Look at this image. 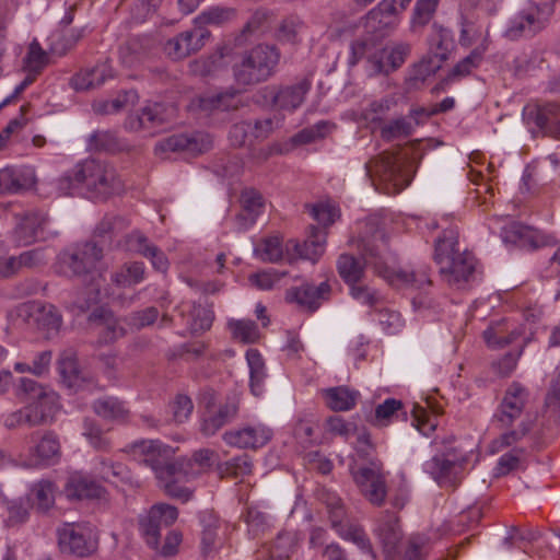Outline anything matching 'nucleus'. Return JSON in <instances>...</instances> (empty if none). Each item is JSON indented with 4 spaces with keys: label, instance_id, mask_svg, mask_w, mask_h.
Returning a JSON list of instances; mask_svg holds the SVG:
<instances>
[{
    "label": "nucleus",
    "instance_id": "19",
    "mask_svg": "<svg viewBox=\"0 0 560 560\" xmlns=\"http://www.w3.org/2000/svg\"><path fill=\"white\" fill-rule=\"evenodd\" d=\"M311 86V80L303 78L291 85L267 88L266 92H268L272 104L279 109L293 112L303 104Z\"/></svg>",
    "mask_w": 560,
    "mask_h": 560
},
{
    "label": "nucleus",
    "instance_id": "32",
    "mask_svg": "<svg viewBox=\"0 0 560 560\" xmlns=\"http://www.w3.org/2000/svg\"><path fill=\"white\" fill-rule=\"evenodd\" d=\"M523 331L518 327L510 328L508 323L502 319L493 322L483 331V339L489 348L502 349L522 336Z\"/></svg>",
    "mask_w": 560,
    "mask_h": 560
},
{
    "label": "nucleus",
    "instance_id": "27",
    "mask_svg": "<svg viewBox=\"0 0 560 560\" xmlns=\"http://www.w3.org/2000/svg\"><path fill=\"white\" fill-rule=\"evenodd\" d=\"M410 49L409 44L399 43L390 48L383 49L380 55H373L370 62L375 72L388 74L401 67L410 54Z\"/></svg>",
    "mask_w": 560,
    "mask_h": 560
},
{
    "label": "nucleus",
    "instance_id": "62",
    "mask_svg": "<svg viewBox=\"0 0 560 560\" xmlns=\"http://www.w3.org/2000/svg\"><path fill=\"white\" fill-rule=\"evenodd\" d=\"M402 408V402L395 398H387L375 408L373 423L378 427L388 425L390 419Z\"/></svg>",
    "mask_w": 560,
    "mask_h": 560
},
{
    "label": "nucleus",
    "instance_id": "48",
    "mask_svg": "<svg viewBox=\"0 0 560 560\" xmlns=\"http://www.w3.org/2000/svg\"><path fill=\"white\" fill-rule=\"evenodd\" d=\"M256 256L264 262H278L285 258V248L278 236H269L260 241L255 248Z\"/></svg>",
    "mask_w": 560,
    "mask_h": 560
},
{
    "label": "nucleus",
    "instance_id": "6",
    "mask_svg": "<svg viewBox=\"0 0 560 560\" xmlns=\"http://www.w3.org/2000/svg\"><path fill=\"white\" fill-rule=\"evenodd\" d=\"M365 171L372 180L378 179L385 185L386 194H397L410 182V176L400 159L397 154L388 151L371 159L365 164Z\"/></svg>",
    "mask_w": 560,
    "mask_h": 560
},
{
    "label": "nucleus",
    "instance_id": "56",
    "mask_svg": "<svg viewBox=\"0 0 560 560\" xmlns=\"http://www.w3.org/2000/svg\"><path fill=\"white\" fill-rule=\"evenodd\" d=\"M330 130V125L327 121H319L313 126L306 127L292 137L294 144H308L326 137Z\"/></svg>",
    "mask_w": 560,
    "mask_h": 560
},
{
    "label": "nucleus",
    "instance_id": "52",
    "mask_svg": "<svg viewBox=\"0 0 560 560\" xmlns=\"http://www.w3.org/2000/svg\"><path fill=\"white\" fill-rule=\"evenodd\" d=\"M213 313L202 305H192L189 312L188 327L192 335L209 330L212 326Z\"/></svg>",
    "mask_w": 560,
    "mask_h": 560
},
{
    "label": "nucleus",
    "instance_id": "25",
    "mask_svg": "<svg viewBox=\"0 0 560 560\" xmlns=\"http://www.w3.org/2000/svg\"><path fill=\"white\" fill-rule=\"evenodd\" d=\"M89 323L95 327L100 341L103 343L114 342L125 335L124 327L119 325L113 312L107 308H94L89 315Z\"/></svg>",
    "mask_w": 560,
    "mask_h": 560
},
{
    "label": "nucleus",
    "instance_id": "9",
    "mask_svg": "<svg viewBox=\"0 0 560 560\" xmlns=\"http://www.w3.org/2000/svg\"><path fill=\"white\" fill-rule=\"evenodd\" d=\"M178 518L176 506L167 503L153 504L145 515L139 518L140 532L149 547L158 549L161 529L171 527Z\"/></svg>",
    "mask_w": 560,
    "mask_h": 560
},
{
    "label": "nucleus",
    "instance_id": "11",
    "mask_svg": "<svg viewBox=\"0 0 560 560\" xmlns=\"http://www.w3.org/2000/svg\"><path fill=\"white\" fill-rule=\"evenodd\" d=\"M18 316L30 326L44 331L47 338L57 334L62 324V317L52 304L40 301L22 303L16 308Z\"/></svg>",
    "mask_w": 560,
    "mask_h": 560
},
{
    "label": "nucleus",
    "instance_id": "1",
    "mask_svg": "<svg viewBox=\"0 0 560 560\" xmlns=\"http://www.w3.org/2000/svg\"><path fill=\"white\" fill-rule=\"evenodd\" d=\"M530 412V393L518 382H512L505 389L494 415L500 429L506 430L491 442V451L500 452L525 438L535 424Z\"/></svg>",
    "mask_w": 560,
    "mask_h": 560
},
{
    "label": "nucleus",
    "instance_id": "50",
    "mask_svg": "<svg viewBox=\"0 0 560 560\" xmlns=\"http://www.w3.org/2000/svg\"><path fill=\"white\" fill-rule=\"evenodd\" d=\"M487 50V45L476 47L467 57L462 59L446 77V81H453L457 78L468 75L472 69L477 68L482 60L483 52Z\"/></svg>",
    "mask_w": 560,
    "mask_h": 560
},
{
    "label": "nucleus",
    "instance_id": "4",
    "mask_svg": "<svg viewBox=\"0 0 560 560\" xmlns=\"http://www.w3.org/2000/svg\"><path fill=\"white\" fill-rule=\"evenodd\" d=\"M280 50L276 45L258 44L244 51L233 67V77L238 85H256L269 80L280 61Z\"/></svg>",
    "mask_w": 560,
    "mask_h": 560
},
{
    "label": "nucleus",
    "instance_id": "54",
    "mask_svg": "<svg viewBox=\"0 0 560 560\" xmlns=\"http://www.w3.org/2000/svg\"><path fill=\"white\" fill-rule=\"evenodd\" d=\"M229 328L233 338L244 343H254L259 338V330L255 322L238 319L229 322Z\"/></svg>",
    "mask_w": 560,
    "mask_h": 560
},
{
    "label": "nucleus",
    "instance_id": "28",
    "mask_svg": "<svg viewBox=\"0 0 560 560\" xmlns=\"http://www.w3.org/2000/svg\"><path fill=\"white\" fill-rule=\"evenodd\" d=\"M241 105L238 92L233 88L198 97V107L209 115L217 112L236 110Z\"/></svg>",
    "mask_w": 560,
    "mask_h": 560
},
{
    "label": "nucleus",
    "instance_id": "47",
    "mask_svg": "<svg viewBox=\"0 0 560 560\" xmlns=\"http://www.w3.org/2000/svg\"><path fill=\"white\" fill-rule=\"evenodd\" d=\"M440 0H417L411 20L410 26L413 32L422 30L427 26L434 18Z\"/></svg>",
    "mask_w": 560,
    "mask_h": 560
},
{
    "label": "nucleus",
    "instance_id": "40",
    "mask_svg": "<svg viewBox=\"0 0 560 560\" xmlns=\"http://www.w3.org/2000/svg\"><path fill=\"white\" fill-rule=\"evenodd\" d=\"M57 490L56 483L49 479H42L34 483L30 492V498L35 509L39 512L50 510L55 504Z\"/></svg>",
    "mask_w": 560,
    "mask_h": 560
},
{
    "label": "nucleus",
    "instance_id": "60",
    "mask_svg": "<svg viewBox=\"0 0 560 560\" xmlns=\"http://www.w3.org/2000/svg\"><path fill=\"white\" fill-rule=\"evenodd\" d=\"M413 128L412 125L404 117L390 120L381 128V137L390 141L401 137H408L411 135Z\"/></svg>",
    "mask_w": 560,
    "mask_h": 560
},
{
    "label": "nucleus",
    "instance_id": "44",
    "mask_svg": "<svg viewBox=\"0 0 560 560\" xmlns=\"http://www.w3.org/2000/svg\"><path fill=\"white\" fill-rule=\"evenodd\" d=\"M273 18L275 14L268 9L259 8L255 10L244 25L241 38L247 40L249 36H259L264 34L270 27Z\"/></svg>",
    "mask_w": 560,
    "mask_h": 560
},
{
    "label": "nucleus",
    "instance_id": "24",
    "mask_svg": "<svg viewBox=\"0 0 560 560\" xmlns=\"http://www.w3.org/2000/svg\"><path fill=\"white\" fill-rule=\"evenodd\" d=\"M483 12H477L476 16L466 15L463 18L459 43L462 46L469 47L480 42L477 47L488 46L489 43V21Z\"/></svg>",
    "mask_w": 560,
    "mask_h": 560
},
{
    "label": "nucleus",
    "instance_id": "64",
    "mask_svg": "<svg viewBox=\"0 0 560 560\" xmlns=\"http://www.w3.org/2000/svg\"><path fill=\"white\" fill-rule=\"evenodd\" d=\"M534 122L540 129H547L549 124L558 121L560 116V105L557 103H547L537 106L534 113Z\"/></svg>",
    "mask_w": 560,
    "mask_h": 560
},
{
    "label": "nucleus",
    "instance_id": "20",
    "mask_svg": "<svg viewBox=\"0 0 560 560\" xmlns=\"http://www.w3.org/2000/svg\"><path fill=\"white\" fill-rule=\"evenodd\" d=\"M33 446L30 447V462L32 466H49L56 464L61 456V447L58 436L54 432H45L42 436L37 433L31 435Z\"/></svg>",
    "mask_w": 560,
    "mask_h": 560
},
{
    "label": "nucleus",
    "instance_id": "35",
    "mask_svg": "<svg viewBox=\"0 0 560 560\" xmlns=\"http://www.w3.org/2000/svg\"><path fill=\"white\" fill-rule=\"evenodd\" d=\"M209 147L210 141H205L202 137H188L185 135L171 136L159 144V148L163 151H186L189 153H201L208 150Z\"/></svg>",
    "mask_w": 560,
    "mask_h": 560
},
{
    "label": "nucleus",
    "instance_id": "22",
    "mask_svg": "<svg viewBox=\"0 0 560 560\" xmlns=\"http://www.w3.org/2000/svg\"><path fill=\"white\" fill-rule=\"evenodd\" d=\"M241 211L235 217L238 231L247 230L256 223L265 209V199L255 188H244L240 195Z\"/></svg>",
    "mask_w": 560,
    "mask_h": 560
},
{
    "label": "nucleus",
    "instance_id": "3",
    "mask_svg": "<svg viewBox=\"0 0 560 560\" xmlns=\"http://www.w3.org/2000/svg\"><path fill=\"white\" fill-rule=\"evenodd\" d=\"M434 261L442 280L450 287L463 288L474 278L476 258L460 249L458 232L454 229L444 230L435 241Z\"/></svg>",
    "mask_w": 560,
    "mask_h": 560
},
{
    "label": "nucleus",
    "instance_id": "55",
    "mask_svg": "<svg viewBox=\"0 0 560 560\" xmlns=\"http://www.w3.org/2000/svg\"><path fill=\"white\" fill-rule=\"evenodd\" d=\"M246 359L250 370V387L253 393L258 395V389L265 378V363L261 354L255 349H249L246 352Z\"/></svg>",
    "mask_w": 560,
    "mask_h": 560
},
{
    "label": "nucleus",
    "instance_id": "17",
    "mask_svg": "<svg viewBox=\"0 0 560 560\" xmlns=\"http://www.w3.org/2000/svg\"><path fill=\"white\" fill-rule=\"evenodd\" d=\"M167 108L161 103L144 106L139 114L130 115L126 121L132 131H148L153 136L170 124Z\"/></svg>",
    "mask_w": 560,
    "mask_h": 560
},
{
    "label": "nucleus",
    "instance_id": "33",
    "mask_svg": "<svg viewBox=\"0 0 560 560\" xmlns=\"http://www.w3.org/2000/svg\"><path fill=\"white\" fill-rule=\"evenodd\" d=\"M151 48L152 44L149 39L130 38L120 47L119 57L126 67L133 68L148 59Z\"/></svg>",
    "mask_w": 560,
    "mask_h": 560
},
{
    "label": "nucleus",
    "instance_id": "18",
    "mask_svg": "<svg viewBox=\"0 0 560 560\" xmlns=\"http://www.w3.org/2000/svg\"><path fill=\"white\" fill-rule=\"evenodd\" d=\"M331 295V285L328 280L315 285L305 282L300 287H293L287 291V300L296 303L308 312H315L328 301Z\"/></svg>",
    "mask_w": 560,
    "mask_h": 560
},
{
    "label": "nucleus",
    "instance_id": "61",
    "mask_svg": "<svg viewBox=\"0 0 560 560\" xmlns=\"http://www.w3.org/2000/svg\"><path fill=\"white\" fill-rule=\"evenodd\" d=\"M302 27V20L299 16L290 15L282 20L277 28L276 36L280 42L295 43Z\"/></svg>",
    "mask_w": 560,
    "mask_h": 560
},
{
    "label": "nucleus",
    "instance_id": "36",
    "mask_svg": "<svg viewBox=\"0 0 560 560\" xmlns=\"http://www.w3.org/2000/svg\"><path fill=\"white\" fill-rule=\"evenodd\" d=\"M28 406L32 407L39 425H42L51 421L59 411V396L55 390L48 388Z\"/></svg>",
    "mask_w": 560,
    "mask_h": 560
},
{
    "label": "nucleus",
    "instance_id": "14",
    "mask_svg": "<svg viewBox=\"0 0 560 560\" xmlns=\"http://www.w3.org/2000/svg\"><path fill=\"white\" fill-rule=\"evenodd\" d=\"M326 232L317 226H311L307 238L300 243L296 240H289L285 243V260L294 264L299 259L316 262L325 250Z\"/></svg>",
    "mask_w": 560,
    "mask_h": 560
},
{
    "label": "nucleus",
    "instance_id": "45",
    "mask_svg": "<svg viewBox=\"0 0 560 560\" xmlns=\"http://www.w3.org/2000/svg\"><path fill=\"white\" fill-rule=\"evenodd\" d=\"M395 13H388L381 9V2L372 9L364 19V27L369 33L384 35L395 24Z\"/></svg>",
    "mask_w": 560,
    "mask_h": 560
},
{
    "label": "nucleus",
    "instance_id": "41",
    "mask_svg": "<svg viewBox=\"0 0 560 560\" xmlns=\"http://www.w3.org/2000/svg\"><path fill=\"white\" fill-rule=\"evenodd\" d=\"M337 271L347 285H352L365 276V266L350 254H341L337 259Z\"/></svg>",
    "mask_w": 560,
    "mask_h": 560
},
{
    "label": "nucleus",
    "instance_id": "30",
    "mask_svg": "<svg viewBox=\"0 0 560 560\" xmlns=\"http://www.w3.org/2000/svg\"><path fill=\"white\" fill-rule=\"evenodd\" d=\"M65 492L70 499H98L103 495L104 488L89 477L73 472L65 485Z\"/></svg>",
    "mask_w": 560,
    "mask_h": 560
},
{
    "label": "nucleus",
    "instance_id": "51",
    "mask_svg": "<svg viewBox=\"0 0 560 560\" xmlns=\"http://www.w3.org/2000/svg\"><path fill=\"white\" fill-rule=\"evenodd\" d=\"M392 285H415L421 287L423 283L430 284L431 281L425 273L418 275L416 272H408L405 270H388L386 269L383 273Z\"/></svg>",
    "mask_w": 560,
    "mask_h": 560
},
{
    "label": "nucleus",
    "instance_id": "21",
    "mask_svg": "<svg viewBox=\"0 0 560 560\" xmlns=\"http://www.w3.org/2000/svg\"><path fill=\"white\" fill-rule=\"evenodd\" d=\"M272 436V431L264 424L247 425L237 430H229L223 440L230 446L257 450L266 445Z\"/></svg>",
    "mask_w": 560,
    "mask_h": 560
},
{
    "label": "nucleus",
    "instance_id": "26",
    "mask_svg": "<svg viewBox=\"0 0 560 560\" xmlns=\"http://www.w3.org/2000/svg\"><path fill=\"white\" fill-rule=\"evenodd\" d=\"M238 412V402L229 400L221 405L218 410H211L209 404L202 417L200 431L206 436L214 435L221 428L231 422Z\"/></svg>",
    "mask_w": 560,
    "mask_h": 560
},
{
    "label": "nucleus",
    "instance_id": "2",
    "mask_svg": "<svg viewBox=\"0 0 560 560\" xmlns=\"http://www.w3.org/2000/svg\"><path fill=\"white\" fill-rule=\"evenodd\" d=\"M81 187L93 198L106 200L125 190V184L117 170L108 162L88 159L75 164L59 179V188L67 194L71 188Z\"/></svg>",
    "mask_w": 560,
    "mask_h": 560
},
{
    "label": "nucleus",
    "instance_id": "43",
    "mask_svg": "<svg viewBox=\"0 0 560 560\" xmlns=\"http://www.w3.org/2000/svg\"><path fill=\"white\" fill-rule=\"evenodd\" d=\"M165 54L174 60H182L191 54L198 51L197 43L191 38V34L185 31L174 38H171L164 45Z\"/></svg>",
    "mask_w": 560,
    "mask_h": 560
},
{
    "label": "nucleus",
    "instance_id": "23",
    "mask_svg": "<svg viewBox=\"0 0 560 560\" xmlns=\"http://www.w3.org/2000/svg\"><path fill=\"white\" fill-rule=\"evenodd\" d=\"M546 20L541 16V10L530 4L524 9L505 31L509 39H517L521 36L534 35L545 27Z\"/></svg>",
    "mask_w": 560,
    "mask_h": 560
},
{
    "label": "nucleus",
    "instance_id": "59",
    "mask_svg": "<svg viewBox=\"0 0 560 560\" xmlns=\"http://www.w3.org/2000/svg\"><path fill=\"white\" fill-rule=\"evenodd\" d=\"M348 287L351 298L363 305L373 307L381 300L378 292L370 285L365 284L363 280H359L358 282Z\"/></svg>",
    "mask_w": 560,
    "mask_h": 560
},
{
    "label": "nucleus",
    "instance_id": "16",
    "mask_svg": "<svg viewBox=\"0 0 560 560\" xmlns=\"http://www.w3.org/2000/svg\"><path fill=\"white\" fill-rule=\"evenodd\" d=\"M16 225L13 231L15 242L21 245H31L38 240L46 238V226L49 218L42 211H27L15 214Z\"/></svg>",
    "mask_w": 560,
    "mask_h": 560
},
{
    "label": "nucleus",
    "instance_id": "10",
    "mask_svg": "<svg viewBox=\"0 0 560 560\" xmlns=\"http://www.w3.org/2000/svg\"><path fill=\"white\" fill-rule=\"evenodd\" d=\"M102 257L103 247L95 242H86L60 255L59 271L67 277H81L90 273Z\"/></svg>",
    "mask_w": 560,
    "mask_h": 560
},
{
    "label": "nucleus",
    "instance_id": "58",
    "mask_svg": "<svg viewBox=\"0 0 560 560\" xmlns=\"http://www.w3.org/2000/svg\"><path fill=\"white\" fill-rule=\"evenodd\" d=\"M48 55L42 49L40 45L34 40L24 58L25 69L34 74H38L48 63Z\"/></svg>",
    "mask_w": 560,
    "mask_h": 560
},
{
    "label": "nucleus",
    "instance_id": "12",
    "mask_svg": "<svg viewBox=\"0 0 560 560\" xmlns=\"http://www.w3.org/2000/svg\"><path fill=\"white\" fill-rule=\"evenodd\" d=\"M131 453L136 459L149 466L154 471L156 478L159 476H168V466L176 464L173 460V448L154 440L135 443L131 447Z\"/></svg>",
    "mask_w": 560,
    "mask_h": 560
},
{
    "label": "nucleus",
    "instance_id": "42",
    "mask_svg": "<svg viewBox=\"0 0 560 560\" xmlns=\"http://www.w3.org/2000/svg\"><path fill=\"white\" fill-rule=\"evenodd\" d=\"M58 371L62 383L69 388H77L81 385L83 377L77 361L75 353L66 350L58 360Z\"/></svg>",
    "mask_w": 560,
    "mask_h": 560
},
{
    "label": "nucleus",
    "instance_id": "31",
    "mask_svg": "<svg viewBox=\"0 0 560 560\" xmlns=\"http://www.w3.org/2000/svg\"><path fill=\"white\" fill-rule=\"evenodd\" d=\"M376 534L381 539L386 552H395L402 538L399 517L392 512H384L378 520Z\"/></svg>",
    "mask_w": 560,
    "mask_h": 560
},
{
    "label": "nucleus",
    "instance_id": "34",
    "mask_svg": "<svg viewBox=\"0 0 560 560\" xmlns=\"http://www.w3.org/2000/svg\"><path fill=\"white\" fill-rule=\"evenodd\" d=\"M231 62L230 50L225 47L217 50L214 54L194 60L190 69L195 74L207 77L212 75L225 68Z\"/></svg>",
    "mask_w": 560,
    "mask_h": 560
},
{
    "label": "nucleus",
    "instance_id": "8",
    "mask_svg": "<svg viewBox=\"0 0 560 560\" xmlns=\"http://www.w3.org/2000/svg\"><path fill=\"white\" fill-rule=\"evenodd\" d=\"M58 541L62 552L85 558L97 550V538L89 523H66L58 528Z\"/></svg>",
    "mask_w": 560,
    "mask_h": 560
},
{
    "label": "nucleus",
    "instance_id": "57",
    "mask_svg": "<svg viewBox=\"0 0 560 560\" xmlns=\"http://www.w3.org/2000/svg\"><path fill=\"white\" fill-rule=\"evenodd\" d=\"M429 538L424 535H411L407 540L401 560H423L428 552Z\"/></svg>",
    "mask_w": 560,
    "mask_h": 560
},
{
    "label": "nucleus",
    "instance_id": "7",
    "mask_svg": "<svg viewBox=\"0 0 560 560\" xmlns=\"http://www.w3.org/2000/svg\"><path fill=\"white\" fill-rule=\"evenodd\" d=\"M360 493L373 505L380 508L387 497L386 472L378 458H372L369 466L351 470Z\"/></svg>",
    "mask_w": 560,
    "mask_h": 560
},
{
    "label": "nucleus",
    "instance_id": "38",
    "mask_svg": "<svg viewBox=\"0 0 560 560\" xmlns=\"http://www.w3.org/2000/svg\"><path fill=\"white\" fill-rule=\"evenodd\" d=\"M358 392L346 386L331 387L323 390L326 405L335 411H347L352 409L358 399Z\"/></svg>",
    "mask_w": 560,
    "mask_h": 560
},
{
    "label": "nucleus",
    "instance_id": "46",
    "mask_svg": "<svg viewBox=\"0 0 560 560\" xmlns=\"http://www.w3.org/2000/svg\"><path fill=\"white\" fill-rule=\"evenodd\" d=\"M144 276V264L132 261L124 264L118 271L113 273L112 281L119 287H132L140 283Z\"/></svg>",
    "mask_w": 560,
    "mask_h": 560
},
{
    "label": "nucleus",
    "instance_id": "49",
    "mask_svg": "<svg viewBox=\"0 0 560 560\" xmlns=\"http://www.w3.org/2000/svg\"><path fill=\"white\" fill-rule=\"evenodd\" d=\"M93 409L96 415L109 420L125 419L128 415V410L122 402L114 397L97 399L93 404Z\"/></svg>",
    "mask_w": 560,
    "mask_h": 560
},
{
    "label": "nucleus",
    "instance_id": "29",
    "mask_svg": "<svg viewBox=\"0 0 560 560\" xmlns=\"http://www.w3.org/2000/svg\"><path fill=\"white\" fill-rule=\"evenodd\" d=\"M113 78L114 70L112 66L108 62H102L74 74L70 84L75 91H88L101 86L106 80Z\"/></svg>",
    "mask_w": 560,
    "mask_h": 560
},
{
    "label": "nucleus",
    "instance_id": "37",
    "mask_svg": "<svg viewBox=\"0 0 560 560\" xmlns=\"http://www.w3.org/2000/svg\"><path fill=\"white\" fill-rule=\"evenodd\" d=\"M35 184L34 176H27L11 166L0 170V194H19Z\"/></svg>",
    "mask_w": 560,
    "mask_h": 560
},
{
    "label": "nucleus",
    "instance_id": "13",
    "mask_svg": "<svg viewBox=\"0 0 560 560\" xmlns=\"http://www.w3.org/2000/svg\"><path fill=\"white\" fill-rule=\"evenodd\" d=\"M466 460L454 453L439 454L425 464V470L441 487L455 488L460 480Z\"/></svg>",
    "mask_w": 560,
    "mask_h": 560
},
{
    "label": "nucleus",
    "instance_id": "53",
    "mask_svg": "<svg viewBox=\"0 0 560 560\" xmlns=\"http://www.w3.org/2000/svg\"><path fill=\"white\" fill-rule=\"evenodd\" d=\"M219 468L222 476L238 478L252 474L253 462L249 455L243 454L223 463Z\"/></svg>",
    "mask_w": 560,
    "mask_h": 560
},
{
    "label": "nucleus",
    "instance_id": "15",
    "mask_svg": "<svg viewBox=\"0 0 560 560\" xmlns=\"http://www.w3.org/2000/svg\"><path fill=\"white\" fill-rule=\"evenodd\" d=\"M168 476H159L160 488L166 495L187 502L191 498V491L183 483L196 476L191 471V462L176 460L175 465L168 466Z\"/></svg>",
    "mask_w": 560,
    "mask_h": 560
},
{
    "label": "nucleus",
    "instance_id": "39",
    "mask_svg": "<svg viewBox=\"0 0 560 560\" xmlns=\"http://www.w3.org/2000/svg\"><path fill=\"white\" fill-rule=\"evenodd\" d=\"M363 250L370 256L377 255L378 243L386 244V233L380 218L373 215L365 222L364 235L361 238Z\"/></svg>",
    "mask_w": 560,
    "mask_h": 560
},
{
    "label": "nucleus",
    "instance_id": "5",
    "mask_svg": "<svg viewBox=\"0 0 560 560\" xmlns=\"http://www.w3.org/2000/svg\"><path fill=\"white\" fill-rule=\"evenodd\" d=\"M318 498L327 509L331 527L336 529L340 536L353 541L362 550H365L374 557L372 545L364 529L359 525L347 523L346 506L338 494L328 489H322L318 493Z\"/></svg>",
    "mask_w": 560,
    "mask_h": 560
},
{
    "label": "nucleus",
    "instance_id": "63",
    "mask_svg": "<svg viewBox=\"0 0 560 560\" xmlns=\"http://www.w3.org/2000/svg\"><path fill=\"white\" fill-rule=\"evenodd\" d=\"M294 537L289 533H282L277 536L270 548V556L277 560H287L294 552Z\"/></svg>",
    "mask_w": 560,
    "mask_h": 560
}]
</instances>
